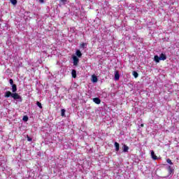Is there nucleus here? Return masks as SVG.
<instances>
[{"instance_id": "14", "label": "nucleus", "mask_w": 179, "mask_h": 179, "mask_svg": "<svg viewBox=\"0 0 179 179\" xmlns=\"http://www.w3.org/2000/svg\"><path fill=\"white\" fill-rule=\"evenodd\" d=\"M97 80H98L97 76H93L92 82H94V83H96L97 82Z\"/></svg>"}, {"instance_id": "10", "label": "nucleus", "mask_w": 179, "mask_h": 179, "mask_svg": "<svg viewBox=\"0 0 179 179\" xmlns=\"http://www.w3.org/2000/svg\"><path fill=\"white\" fill-rule=\"evenodd\" d=\"M115 151L118 152V150H120V143L115 142Z\"/></svg>"}, {"instance_id": "11", "label": "nucleus", "mask_w": 179, "mask_h": 179, "mask_svg": "<svg viewBox=\"0 0 179 179\" xmlns=\"http://www.w3.org/2000/svg\"><path fill=\"white\" fill-rule=\"evenodd\" d=\"M129 150V147H128L127 145H123V152H127Z\"/></svg>"}, {"instance_id": "7", "label": "nucleus", "mask_w": 179, "mask_h": 179, "mask_svg": "<svg viewBox=\"0 0 179 179\" xmlns=\"http://www.w3.org/2000/svg\"><path fill=\"white\" fill-rule=\"evenodd\" d=\"M151 157L153 159V160H157V156L155 155V151L151 150Z\"/></svg>"}, {"instance_id": "19", "label": "nucleus", "mask_w": 179, "mask_h": 179, "mask_svg": "<svg viewBox=\"0 0 179 179\" xmlns=\"http://www.w3.org/2000/svg\"><path fill=\"white\" fill-rule=\"evenodd\" d=\"M10 1L13 5H16V3H17V0H10Z\"/></svg>"}, {"instance_id": "8", "label": "nucleus", "mask_w": 179, "mask_h": 179, "mask_svg": "<svg viewBox=\"0 0 179 179\" xmlns=\"http://www.w3.org/2000/svg\"><path fill=\"white\" fill-rule=\"evenodd\" d=\"M154 61L157 63L159 64L160 62V57H158L157 55H155L154 57Z\"/></svg>"}, {"instance_id": "22", "label": "nucleus", "mask_w": 179, "mask_h": 179, "mask_svg": "<svg viewBox=\"0 0 179 179\" xmlns=\"http://www.w3.org/2000/svg\"><path fill=\"white\" fill-rule=\"evenodd\" d=\"M166 163H169V164L173 165V162H171V159H166Z\"/></svg>"}, {"instance_id": "20", "label": "nucleus", "mask_w": 179, "mask_h": 179, "mask_svg": "<svg viewBox=\"0 0 179 179\" xmlns=\"http://www.w3.org/2000/svg\"><path fill=\"white\" fill-rule=\"evenodd\" d=\"M36 105L38 106V107H39V108H43V106L41 105V103H40V101H37Z\"/></svg>"}, {"instance_id": "4", "label": "nucleus", "mask_w": 179, "mask_h": 179, "mask_svg": "<svg viewBox=\"0 0 179 179\" xmlns=\"http://www.w3.org/2000/svg\"><path fill=\"white\" fill-rule=\"evenodd\" d=\"M11 86L13 93H16V92H17V86L16 85V84H13Z\"/></svg>"}, {"instance_id": "16", "label": "nucleus", "mask_w": 179, "mask_h": 179, "mask_svg": "<svg viewBox=\"0 0 179 179\" xmlns=\"http://www.w3.org/2000/svg\"><path fill=\"white\" fill-rule=\"evenodd\" d=\"M133 76H134V78H138V76H139V74L136 71H133Z\"/></svg>"}, {"instance_id": "13", "label": "nucleus", "mask_w": 179, "mask_h": 179, "mask_svg": "<svg viewBox=\"0 0 179 179\" xmlns=\"http://www.w3.org/2000/svg\"><path fill=\"white\" fill-rule=\"evenodd\" d=\"M72 78L74 79L76 78V70L73 69L71 71Z\"/></svg>"}, {"instance_id": "5", "label": "nucleus", "mask_w": 179, "mask_h": 179, "mask_svg": "<svg viewBox=\"0 0 179 179\" xmlns=\"http://www.w3.org/2000/svg\"><path fill=\"white\" fill-rule=\"evenodd\" d=\"M115 80H120V72L118 71H115Z\"/></svg>"}, {"instance_id": "15", "label": "nucleus", "mask_w": 179, "mask_h": 179, "mask_svg": "<svg viewBox=\"0 0 179 179\" xmlns=\"http://www.w3.org/2000/svg\"><path fill=\"white\" fill-rule=\"evenodd\" d=\"M22 120H24L25 122H27V121H29V117H27V115L24 116Z\"/></svg>"}, {"instance_id": "2", "label": "nucleus", "mask_w": 179, "mask_h": 179, "mask_svg": "<svg viewBox=\"0 0 179 179\" xmlns=\"http://www.w3.org/2000/svg\"><path fill=\"white\" fill-rule=\"evenodd\" d=\"M73 64L74 66H78L79 64V58L76 56H73Z\"/></svg>"}, {"instance_id": "21", "label": "nucleus", "mask_w": 179, "mask_h": 179, "mask_svg": "<svg viewBox=\"0 0 179 179\" xmlns=\"http://www.w3.org/2000/svg\"><path fill=\"white\" fill-rule=\"evenodd\" d=\"M27 139L28 142H31L33 141V138H30V136H29V135L27 136Z\"/></svg>"}, {"instance_id": "23", "label": "nucleus", "mask_w": 179, "mask_h": 179, "mask_svg": "<svg viewBox=\"0 0 179 179\" xmlns=\"http://www.w3.org/2000/svg\"><path fill=\"white\" fill-rule=\"evenodd\" d=\"M9 83H10V85H14V84H13V79H10V80H9Z\"/></svg>"}, {"instance_id": "24", "label": "nucleus", "mask_w": 179, "mask_h": 179, "mask_svg": "<svg viewBox=\"0 0 179 179\" xmlns=\"http://www.w3.org/2000/svg\"><path fill=\"white\" fill-rule=\"evenodd\" d=\"M61 2H62L63 3H65V2H66V0H61Z\"/></svg>"}, {"instance_id": "3", "label": "nucleus", "mask_w": 179, "mask_h": 179, "mask_svg": "<svg viewBox=\"0 0 179 179\" xmlns=\"http://www.w3.org/2000/svg\"><path fill=\"white\" fill-rule=\"evenodd\" d=\"M159 59L161 61H166V59H167V56H166L164 53H161L159 55Z\"/></svg>"}, {"instance_id": "26", "label": "nucleus", "mask_w": 179, "mask_h": 179, "mask_svg": "<svg viewBox=\"0 0 179 179\" xmlns=\"http://www.w3.org/2000/svg\"><path fill=\"white\" fill-rule=\"evenodd\" d=\"M141 127L142 128H143V127H145V125H144L143 124H141Z\"/></svg>"}, {"instance_id": "18", "label": "nucleus", "mask_w": 179, "mask_h": 179, "mask_svg": "<svg viewBox=\"0 0 179 179\" xmlns=\"http://www.w3.org/2000/svg\"><path fill=\"white\" fill-rule=\"evenodd\" d=\"M86 45H87V43H81L80 45V48H85V47H86Z\"/></svg>"}, {"instance_id": "1", "label": "nucleus", "mask_w": 179, "mask_h": 179, "mask_svg": "<svg viewBox=\"0 0 179 179\" xmlns=\"http://www.w3.org/2000/svg\"><path fill=\"white\" fill-rule=\"evenodd\" d=\"M12 97L13 99H14V100H20V99H22V97L20 96V95H19V94L16 93V92H10V91H7L5 93V97Z\"/></svg>"}, {"instance_id": "12", "label": "nucleus", "mask_w": 179, "mask_h": 179, "mask_svg": "<svg viewBox=\"0 0 179 179\" xmlns=\"http://www.w3.org/2000/svg\"><path fill=\"white\" fill-rule=\"evenodd\" d=\"M76 55H77V57H78V58H80L82 57V52H80V50H78L76 52Z\"/></svg>"}, {"instance_id": "6", "label": "nucleus", "mask_w": 179, "mask_h": 179, "mask_svg": "<svg viewBox=\"0 0 179 179\" xmlns=\"http://www.w3.org/2000/svg\"><path fill=\"white\" fill-rule=\"evenodd\" d=\"M93 101L95 103V104H100V103H101L100 98H94Z\"/></svg>"}, {"instance_id": "25", "label": "nucleus", "mask_w": 179, "mask_h": 179, "mask_svg": "<svg viewBox=\"0 0 179 179\" xmlns=\"http://www.w3.org/2000/svg\"><path fill=\"white\" fill-rule=\"evenodd\" d=\"M39 2H41V3H44V0H39Z\"/></svg>"}, {"instance_id": "9", "label": "nucleus", "mask_w": 179, "mask_h": 179, "mask_svg": "<svg viewBox=\"0 0 179 179\" xmlns=\"http://www.w3.org/2000/svg\"><path fill=\"white\" fill-rule=\"evenodd\" d=\"M169 174H172L174 171V169H173V168H171V166H169L167 168Z\"/></svg>"}, {"instance_id": "17", "label": "nucleus", "mask_w": 179, "mask_h": 179, "mask_svg": "<svg viewBox=\"0 0 179 179\" xmlns=\"http://www.w3.org/2000/svg\"><path fill=\"white\" fill-rule=\"evenodd\" d=\"M61 111H62V113H61L62 117H65V113L66 110H65V109H62Z\"/></svg>"}]
</instances>
